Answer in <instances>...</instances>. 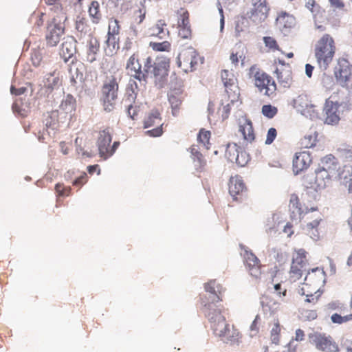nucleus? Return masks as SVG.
Here are the masks:
<instances>
[{
    "label": "nucleus",
    "mask_w": 352,
    "mask_h": 352,
    "mask_svg": "<svg viewBox=\"0 0 352 352\" xmlns=\"http://www.w3.org/2000/svg\"><path fill=\"white\" fill-rule=\"evenodd\" d=\"M337 51L334 37L328 33L323 34L314 45V55L319 68L326 70L333 63Z\"/></svg>",
    "instance_id": "f257e3e1"
},
{
    "label": "nucleus",
    "mask_w": 352,
    "mask_h": 352,
    "mask_svg": "<svg viewBox=\"0 0 352 352\" xmlns=\"http://www.w3.org/2000/svg\"><path fill=\"white\" fill-rule=\"evenodd\" d=\"M248 75L260 93L269 98L276 95L277 85L274 79L256 65L250 67Z\"/></svg>",
    "instance_id": "f03ea898"
},
{
    "label": "nucleus",
    "mask_w": 352,
    "mask_h": 352,
    "mask_svg": "<svg viewBox=\"0 0 352 352\" xmlns=\"http://www.w3.org/2000/svg\"><path fill=\"white\" fill-rule=\"evenodd\" d=\"M119 82L120 80L115 75L107 76L103 81L100 100L107 112H111L115 108L118 96Z\"/></svg>",
    "instance_id": "7ed1b4c3"
},
{
    "label": "nucleus",
    "mask_w": 352,
    "mask_h": 352,
    "mask_svg": "<svg viewBox=\"0 0 352 352\" xmlns=\"http://www.w3.org/2000/svg\"><path fill=\"white\" fill-rule=\"evenodd\" d=\"M204 308L205 314L212 324L214 333L221 338L229 325L222 315V308H214V305L212 304H204Z\"/></svg>",
    "instance_id": "20e7f679"
},
{
    "label": "nucleus",
    "mask_w": 352,
    "mask_h": 352,
    "mask_svg": "<svg viewBox=\"0 0 352 352\" xmlns=\"http://www.w3.org/2000/svg\"><path fill=\"white\" fill-rule=\"evenodd\" d=\"M309 339L310 343L314 344L317 349L321 351L338 352L339 351L338 344L331 336L314 332L309 335Z\"/></svg>",
    "instance_id": "39448f33"
},
{
    "label": "nucleus",
    "mask_w": 352,
    "mask_h": 352,
    "mask_svg": "<svg viewBox=\"0 0 352 352\" xmlns=\"http://www.w3.org/2000/svg\"><path fill=\"white\" fill-rule=\"evenodd\" d=\"M237 133L242 138V145L252 144L256 139V133L252 122L246 116H241L236 120Z\"/></svg>",
    "instance_id": "423d86ee"
},
{
    "label": "nucleus",
    "mask_w": 352,
    "mask_h": 352,
    "mask_svg": "<svg viewBox=\"0 0 352 352\" xmlns=\"http://www.w3.org/2000/svg\"><path fill=\"white\" fill-rule=\"evenodd\" d=\"M199 60L196 50L192 47L183 49L177 57V65L185 72H192Z\"/></svg>",
    "instance_id": "0eeeda50"
},
{
    "label": "nucleus",
    "mask_w": 352,
    "mask_h": 352,
    "mask_svg": "<svg viewBox=\"0 0 352 352\" xmlns=\"http://www.w3.org/2000/svg\"><path fill=\"white\" fill-rule=\"evenodd\" d=\"M336 178L330 176L325 170L316 168L315 175H307L304 178L305 185L307 188H313L315 190L324 189L329 186L332 180Z\"/></svg>",
    "instance_id": "6e6552de"
},
{
    "label": "nucleus",
    "mask_w": 352,
    "mask_h": 352,
    "mask_svg": "<svg viewBox=\"0 0 352 352\" xmlns=\"http://www.w3.org/2000/svg\"><path fill=\"white\" fill-rule=\"evenodd\" d=\"M225 156L229 161L234 162L240 166H245L250 160L249 154L236 143L227 144Z\"/></svg>",
    "instance_id": "1a4fd4ad"
},
{
    "label": "nucleus",
    "mask_w": 352,
    "mask_h": 352,
    "mask_svg": "<svg viewBox=\"0 0 352 352\" xmlns=\"http://www.w3.org/2000/svg\"><path fill=\"white\" fill-rule=\"evenodd\" d=\"M317 207L304 208L300 201V199L296 194H292L289 198V211L290 218L292 221L300 222L305 214L317 210Z\"/></svg>",
    "instance_id": "9d476101"
},
{
    "label": "nucleus",
    "mask_w": 352,
    "mask_h": 352,
    "mask_svg": "<svg viewBox=\"0 0 352 352\" xmlns=\"http://www.w3.org/2000/svg\"><path fill=\"white\" fill-rule=\"evenodd\" d=\"M177 16L178 36L182 39H190L192 37V28L188 11L184 8H181L177 11Z\"/></svg>",
    "instance_id": "9b49d317"
},
{
    "label": "nucleus",
    "mask_w": 352,
    "mask_h": 352,
    "mask_svg": "<svg viewBox=\"0 0 352 352\" xmlns=\"http://www.w3.org/2000/svg\"><path fill=\"white\" fill-rule=\"evenodd\" d=\"M221 78L228 96L230 99L231 103H233L239 95L237 80L234 74L228 69L221 71Z\"/></svg>",
    "instance_id": "f8f14e48"
},
{
    "label": "nucleus",
    "mask_w": 352,
    "mask_h": 352,
    "mask_svg": "<svg viewBox=\"0 0 352 352\" xmlns=\"http://www.w3.org/2000/svg\"><path fill=\"white\" fill-rule=\"evenodd\" d=\"M155 126V128L145 131V135L150 137L156 138L161 136L163 133V123L162 122V118L160 116V112L157 110L153 111L151 113H149L144 121V129L153 127Z\"/></svg>",
    "instance_id": "ddd939ff"
},
{
    "label": "nucleus",
    "mask_w": 352,
    "mask_h": 352,
    "mask_svg": "<svg viewBox=\"0 0 352 352\" xmlns=\"http://www.w3.org/2000/svg\"><path fill=\"white\" fill-rule=\"evenodd\" d=\"M65 32V28L54 19L47 26L45 32L46 43L50 47H55L60 42Z\"/></svg>",
    "instance_id": "4468645a"
},
{
    "label": "nucleus",
    "mask_w": 352,
    "mask_h": 352,
    "mask_svg": "<svg viewBox=\"0 0 352 352\" xmlns=\"http://www.w3.org/2000/svg\"><path fill=\"white\" fill-rule=\"evenodd\" d=\"M243 258L245 268L250 274L256 279L260 278L262 274V265L260 260L252 252L247 250L244 252Z\"/></svg>",
    "instance_id": "2eb2a0df"
},
{
    "label": "nucleus",
    "mask_w": 352,
    "mask_h": 352,
    "mask_svg": "<svg viewBox=\"0 0 352 352\" xmlns=\"http://www.w3.org/2000/svg\"><path fill=\"white\" fill-rule=\"evenodd\" d=\"M340 168L338 160L333 155L329 154L321 159L317 168L325 170L327 174L336 179L340 175Z\"/></svg>",
    "instance_id": "dca6fc26"
},
{
    "label": "nucleus",
    "mask_w": 352,
    "mask_h": 352,
    "mask_svg": "<svg viewBox=\"0 0 352 352\" xmlns=\"http://www.w3.org/2000/svg\"><path fill=\"white\" fill-rule=\"evenodd\" d=\"M111 140L112 137L109 129H104L99 132L97 145L100 156L104 160H107L111 157V152L109 151V149Z\"/></svg>",
    "instance_id": "f3484780"
},
{
    "label": "nucleus",
    "mask_w": 352,
    "mask_h": 352,
    "mask_svg": "<svg viewBox=\"0 0 352 352\" xmlns=\"http://www.w3.org/2000/svg\"><path fill=\"white\" fill-rule=\"evenodd\" d=\"M253 8L251 11L250 18L255 23H261L267 17L269 8L266 0H252Z\"/></svg>",
    "instance_id": "a211bd4d"
},
{
    "label": "nucleus",
    "mask_w": 352,
    "mask_h": 352,
    "mask_svg": "<svg viewBox=\"0 0 352 352\" xmlns=\"http://www.w3.org/2000/svg\"><path fill=\"white\" fill-rule=\"evenodd\" d=\"M312 162V158L309 151L296 153L293 160V170L296 174L307 169Z\"/></svg>",
    "instance_id": "6ab92c4d"
},
{
    "label": "nucleus",
    "mask_w": 352,
    "mask_h": 352,
    "mask_svg": "<svg viewBox=\"0 0 352 352\" xmlns=\"http://www.w3.org/2000/svg\"><path fill=\"white\" fill-rule=\"evenodd\" d=\"M228 190L230 195L234 200H237V196H242L247 191L243 180L239 175L232 176L230 178L228 184Z\"/></svg>",
    "instance_id": "aec40b11"
},
{
    "label": "nucleus",
    "mask_w": 352,
    "mask_h": 352,
    "mask_svg": "<svg viewBox=\"0 0 352 352\" xmlns=\"http://www.w3.org/2000/svg\"><path fill=\"white\" fill-rule=\"evenodd\" d=\"M126 68L129 70L131 76L140 82H145V73L142 72L137 54H133L130 56L126 63Z\"/></svg>",
    "instance_id": "412c9836"
},
{
    "label": "nucleus",
    "mask_w": 352,
    "mask_h": 352,
    "mask_svg": "<svg viewBox=\"0 0 352 352\" xmlns=\"http://www.w3.org/2000/svg\"><path fill=\"white\" fill-rule=\"evenodd\" d=\"M339 104L337 102L327 99L325 102L324 111L325 112L326 118L325 122L328 124H335L338 123L340 117L338 113Z\"/></svg>",
    "instance_id": "4be33fe9"
},
{
    "label": "nucleus",
    "mask_w": 352,
    "mask_h": 352,
    "mask_svg": "<svg viewBox=\"0 0 352 352\" xmlns=\"http://www.w3.org/2000/svg\"><path fill=\"white\" fill-rule=\"evenodd\" d=\"M204 289L206 292H208L214 296L212 302L208 303V305L212 304L214 305V308H217L214 302H217L222 300L221 297V295L223 292L222 286H221L219 284H217L215 280H211L204 284ZM201 304L204 306V304H207V302L204 300L203 298H201Z\"/></svg>",
    "instance_id": "5701e85b"
},
{
    "label": "nucleus",
    "mask_w": 352,
    "mask_h": 352,
    "mask_svg": "<svg viewBox=\"0 0 352 352\" xmlns=\"http://www.w3.org/2000/svg\"><path fill=\"white\" fill-rule=\"evenodd\" d=\"M280 86L289 88L293 83L292 71L291 66L287 68H276L274 72Z\"/></svg>",
    "instance_id": "b1692460"
},
{
    "label": "nucleus",
    "mask_w": 352,
    "mask_h": 352,
    "mask_svg": "<svg viewBox=\"0 0 352 352\" xmlns=\"http://www.w3.org/2000/svg\"><path fill=\"white\" fill-rule=\"evenodd\" d=\"M76 40L72 36H69L65 39L61 45L60 55L67 63L72 58L76 52Z\"/></svg>",
    "instance_id": "393cba45"
},
{
    "label": "nucleus",
    "mask_w": 352,
    "mask_h": 352,
    "mask_svg": "<svg viewBox=\"0 0 352 352\" xmlns=\"http://www.w3.org/2000/svg\"><path fill=\"white\" fill-rule=\"evenodd\" d=\"M323 219L320 215L314 219L312 221L307 223L304 228V230L308 236H309L313 240L318 241L320 237V233L322 232V223Z\"/></svg>",
    "instance_id": "a878e982"
},
{
    "label": "nucleus",
    "mask_w": 352,
    "mask_h": 352,
    "mask_svg": "<svg viewBox=\"0 0 352 352\" xmlns=\"http://www.w3.org/2000/svg\"><path fill=\"white\" fill-rule=\"evenodd\" d=\"M168 65L165 61L153 63V76L156 83L162 87L168 74Z\"/></svg>",
    "instance_id": "bb28decb"
},
{
    "label": "nucleus",
    "mask_w": 352,
    "mask_h": 352,
    "mask_svg": "<svg viewBox=\"0 0 352 352\" xmlns=\"http://www.w3.org/2000/svg\"><path fill=\"white\" fill-rule=\"evenodd\" d=\"M150 36L164 39L169 36L170 32L167 28V24L163 19H160L148 29Z\"/></svg>",
    "instance_id": "cd10ccee"
},
{
    "label": "nucleus",
    "mask_w": 352,
    "mask_h": 352,
    "mask_svg": "<svg viewBox=\"0 0 352 352\" xmlns=\"http://www.w3.org/2000/svg\"><path fill=\"white\" fill-rule=\"evenodd\" d=\"M100 50V42L95 38L91 37L87 42L86 61L90 63L96 60L97 54Z\"/></svg>",
    "instance_id": "c85d7f7f"
},
{
    "label": "nucleus",
    "mask_w": 352,
    "mask_h": 352,
    "mask_svg": "<svg viewBox=\"0 0 352 352\" xmlns=\"http://www.w3.org/2000/svg\"><path fill=\"white\" fill-rule=\"evenodd\" d=\"M337 82L342 87H349L352 82V74L347 67H340L335 72Z\"/></svg>",
    "instance_id": "c756f323"
},
{
    "label": "nucleus",
    "mask_w": 352,
    "mask_h": 352,
    "mask_svg": "<svg viewBox=\"0 0 352 352\" xmlns=\"http://www.w3.org/2000/svg\"><path fill=\"white\" fill-rule=\"evenodd\" d=\"M241 334L234 325H228L221 339L226 343L234 344L239 341Z\"/></svg>",
    "instance_id": "7c9ffc66"
},
{
    "label": "nucleus",
    "mask_w": 352,
    "mask_h": 352,
    "mask_svg": "<svg viewBox=\"0 0 352 352\" xmlns=\"http://www.w3.org/2000/svg\"><path fill=\"white\" fill-rule=\"evenodd\" d=\"M190 153L196 168L199 171H203L206 166V161L203 155L195 146L190 148Z\"/></svg>",
    "instance_id": "2f4dec72"
},
{
    "label": "nucleus",
    "mask_w": 352,
    "mask_h": 352,
    "mask_svg": "<svg viewBox=\"0 0 352 352\" xmlns=\"http://www.w3.org/2000/svg\"><path fill=\"white\" fill-rule=\"evenodd\" d=\"M318 133L316 131H310L306 133L300 140L301 148H309L314 146L317 142Z\"/></svg>",
    "instance_id": "473e14b6"
},
{
    "label": "nucleus",
    "mask_w": 352,
    "mask_h": 352,
    "mask_svg": "<svg viewBox=\"0 0 352 352\" xmlns=\"http://www.w3.org/2000/svg\"><path fill=\"white\" fill-rule=\"evenodd\" d=\"M89 15L91 19V21L98 24L102 19V13L100 10V3L97 1H93L90 3L88 10Z\"/></svg>",
    "instance_id": "72a5a7b5"
},
{
    "label": "nucleus",
    "mask_w": 352,
    "mask_h": 352,
    "mask_svg": "<svg viewBox=\"0 0 352 352\" xmlns=\"http://www.w3.org/2000/svg\"><path fill=\"white\" fill-rule=\"evenodd\" d=\"M60 109L65 113H72L76 111V99L68 94L60 104Z\"/></svg>",
    "instance_id": "f704fd0d"
},
{
    "label": "nucleus",
    "mask_w": 352,
    "mask_h": 352,
    "mask_svg": "<svg viewBox=\"0 0 352 352\" xmlns=\"http://www.w3.org/2000/svg\"><path fill=\"white\" fill-rule=\"evenodd\" d=\"M276 21L278 25L282 30L290 29L294 25L295 23L294 18L291 15L287 14L286 13L280 14L278 16Z\"/></svg>",
    "instance_id": "c9c22d12"
},
{
    "label": "nucleus",
    "mask_w": 352,
    "mask_h": 352,
    "mask_svg": "<svg viewBox=\"0 0 352 352\" xmlns=\"http://www.w3.org/2000/svg\"><path fill=\"white\" fill-rule=\"evenodd\" d=\"M105 52L107 54H113L119 49V38L116 36L107 34L105 42Z\"/></svg>",
    "instance_id": "e433bc0d"
},
{
    "label": "nucleus",
    "mask_w": 352,
    "mask_h": 352,
    "mask_svg": "<svg viewBox=\"0 0 352 352\" xmlns=\"http://www.w3.org/2000/svg\"><path fill=\"white\" fill-rule=\"evenodd\" d=\"M168 100L173 109V114L175 116L182 103V94L178 92H171L168 95Z\"/></svg>",
    "instance_id": "4c0bfd02"
},
{
    "label": "nucleus",
    "mask_w": 352,
    "mask_h": 352,
    "mask_svg": "<svg viewBox=\"0 0 352 352\" xmlns=\"http://www.w3.org/2000/svg\"><path fill=\"white\" fill-rule=\"evenodd\" d=\"M281 326L279 320L276 319L270 330V340L276 345L279 344L280 340Z\"/></svg>",
    "instance_id": "58836bf2"
},
{
    "label": "nucleus",
    "mask_w": 352,
    "mask_h": 352,
    "mask_svg": "<svg viewBox=\"0 0 352 352\" xmlns=\"http://www.w3.org/2000/svg\"><path fill=\"white\" fill-rule=\"evenodd\" d=\"M331 320L333 324H342L352 321V312L342 316L340 314L335 313L331 315Z\"/></svg>",
    "instance_id": "ea45409f"
},
{
    "label": "nucleus",
    "mask_w": 352,
    "mask_h": 352,
    "mask_svg": "<svg viewBox=\"0 0 352 352\" xmlns=\"http://www.w3.org/2000/svg\"><path fill=\"white\" fill-rule=\"evenodd\" d=\"M146 12V8L143 5L135 10L131 16L133 23L140 24L145 19Z\"/></svg>",
    "instance_id": "a19ab883"
},
{
    "label": "nucleus",
    "mask_w": 352,
    "mask_h": 352,
    "mask_svg": "<svg viewBox=\"0 0 352 352\" xmlns=\"http://www.w3.org/2000/svg\"><path fill=\"white\" fill-rule=\"evenodd\" d=\"M211 133L210 131H207L205 129H201L198 134L197 140L199 143L202 144L203 146L206 148H210V139Z\"/></svg>",
    "instance_id": "79ce46f5"
},
{
    "label": "nucleus",
    "mask_w": 352,
    "mask_h": 352,
    "mask_svg": "<svg viewBox=\"0 0 352 352\" xmlns=\"http://www.w3.org/2000/svg\"><path fill=\"white\" fill-rule=\"evenodd\" d=\"M149 46L155 52H169L171 49V44L169 41L150 42Z\"/></svg>",
    "instance_id": "37998d69"
},
{
    "label": "nucleus",
    "mask_w": 352,
    "mask_h": 352,
    "mask_svg": "<svg viewBox=\"0 0 352 352\" xmlns=\"http://www.w3.org/2000/svg\"><path fill=\"white\" fill-rule=\"evenodd\" d=\"M304 267L300 265H291V268L289 271V277L292 281H296L299 280L302 276V272L304 271Z\"/></svg>",
    "instance_id": "c03bdc74"
},
{
    "label": "nucleus",
    "mask_w": 352,
    "mask_h": 352,
    "mask_svg": "<svg viewBox=\"0 0 352 352\" xmlns=\"http://www.w3.org/2000/svg\"><path fill=\"white\" fill-rule=\"evenodd\" d=\"M306 254L307 252L305 250H298L296 251V254L293 257L292 264L300 265L305 267L306 263Z\"/></svg>",
    "instance_id": "a18cd8bd"
},
{
    "label": "nucleus",
    "mask_w": 352,
    "mask_h": 352,
    "mask_svg": "<svg viewBox=\"0 0 352 352\" xmlns=\"http://www.w3.org/2000/svg\"><path fill=\"white\" fill-rule=\"evenodd\" d=\"M47 87L52 89L57 88L62 85V77L60 76L59 74L56 75V72H54L50 74V76L47 78Z\"/></svg>",
    "instance_id": "49530a36"
},
{
    "label": "nucleus",
    "mask_w": 352,
    "mask_h": 352,
    "mask_svg": "<svg viewBox=\"0 0 352 352\" xmlns=\"http://www.w3.org/2000/svg\"><path fill=\"white\" fill-rule=\"evenodd\" d=\"M327 308L330 311H337L340 314H344L346 309V306L345 304L339 300H334L329 302L327 305Z\"/></svg>",
    "instance_id": "de8ad7c7"
},
{
    "label": "nucleus",
    "mask_w": 352,
    "mask_h": 352,
    "mask_svg": "<svg viewBox=\"0 0 352 352\" xmlns=\"http://www.w3.org/2000/svg\"><path fill=\"white\" fill-rule=\"evenodd\" d=\"M120 26L119 21L116 19L111 18L109 21V28L107 34L118 36L120 34Z\"/></svg>",
    "instance_id": "09e8293b"
},
{
    "label": "nucleus",
    "mask_w": 352,
    "mask_h": 352,
    "mask_svg": "<svg viewBox=\"0 0 352 352\" xmlns=\"http://www.w3.org/2000/svg\"><path fill=\"white\" fill-rule=\"evenodd\" d=\"M261 112L267 118H273L278 113L277 107L271 104H265L262 107Z\"/></svg>",
    "instance_id": "8fccbe9b"
},
{
    "label": "nucleus",
    "mask_w": 352,
    "mask_h": 352,
    "mask_svg": "<svg viewBox=\"0 0 352 352\" xmlns=\"http://www.w3.org/2000/svg\"><path fill=\"white\" fill-rule=\"evenodd\" d=\"M263 42L266 47L269 50L275 52L279 51L280 48L276 39L271 36H264Z\"/></svg>",
    "instance_id": "3c124183"
},
{
    "label": "nucleus",
    "mask_w": 352,
    "mask_h": 352,
    "mask_svg": "<svg viewBox=\"0 0 352 352\" xmlns=\"http://www.w3.org/2000/svg\"><path fill=\"white\" fill-rule=\"evenodd\" d=\"M69 73L71 74L70 82L73 86H76L78 80L81 81L83 78L82 72H80L78 68H76L75 73H73V67H71L69 69Z\"/></svg>",
    "instance_id": "603ef678"
},
{
    "label": "nucleus",
    "mask_w": 352,
    "mask_h": 352,
    "mask_svg": "<svg viewBox=\"0 0 352 352\" xmlns=\"http://www.w3.org/2000/svg\"><path fill=\"white\" fill-rule=\"evenodd\" d=\"M55 190L58 197L69 196L72 188L69 186H65L63 184L58 183L55 186Z\"/></svg>",
    "instance_id": "864d4df0"
},
{
    "label": "nucleus",
    "mask_w": 352,
    "mask_h": 352,
    "mask_svg": "<svg viewBox=\"0 0 352 352\" xmlns=\"http://www.w3.org/2000/svg\"><path fill=\"white\" fill-rule=\"evenodd\" d=\"M43 60L42 53L39 50L34 49L31 53V60L34 66H38Z\"/></svg>",
    "instance_id": "5fc2aeb1"
},
{
    "label": "nucleus",
    "mask_w": 352,
    "mask_h": 352,
    "mask_svg": "<svg viewBox=\"0 0 352 352\" xmlns=\"http://www.w3.org/2000/svg\"><path fill=\"white\" fill-rule=\"evenodd\" d=\"M76 29L81 33H86L89 30L87 20L85 18L78 19L76 22Z\"/></svg>",
    "instance_id": "6e6d98bb"
},
{
    "label": "nucleus",
    "mask_w": 352,
    "mask_h": 352,
    "mask_svg": "<svg viewBox=\"0 0 352 352\" xmlns=\"http://www.w3.org/2000/svg\"><path fill=\"white\" fill-rule=\"evenodd\" d=\"M45 3L48 6H52L53 10L55 12L57 13H63V8L62 4L60 3L59 0H44Z\"/></svg>",
    "instance_id": "4d7b16f0"
},
{
    "label": "nucleus",
    "mask_w": 352,
    "mask_h": 352,
    "mask_svg": "<svg viewBox=\"0 0 352 352\" xmlns=\"http://www.w3.org/2000/svg\"><path fill=\"white\" fill-rule=\"evenodd\" d=\"M276 136H277L276 129L274 127L270 128L267 133L265 143L266 144H271L274 141Z\"/></svg>",
    "instance_id": "13d9d810"
},
{
    "label": "nucleus",
    "mask_w": 352,
    "mask_h": 352,
    "mask_svg": "<svg viewBox=\"0 0 352 352\" xmlns=\"http://www.w3.org/2000/svg\"><path fill=\"white\" fill-rule=\"evenodd\" d=\"M139 107L137 105H133L131 104L128 105L127 113L128 116L132 119L135 120L139 113Z\"/></svg>",
    "instance_id": "bf43d9fd"
},
{
    "label": "nucleus",
    "mask_w": 352,
    "mask_h": 352,
    "mask_svg": "<svg viewBox=\"0 0 352 352\" xmlns=\"http://www.w3.org/2000/svg\"><path fill=\"white\" fill-rule=\"evenodd\" d=\"M151 67H153V59L151 56H148L144 60V69L142 70V72L145 73V82L146 81L147 75Z\"/></svg>",
    "instance_id": "052dcab7"
},
{
    "label": "nucleus",
    "mask_w": 352,
    "mask_h": 352,
    "mask_svg": "<svg viewBox=\"0 0 352 352\" xmlns=\"http://www.w3.org/2000/svg\"><path fill=\"white\" fill-rule=\"evenodd\" d=\"M331 7L338 10H345V3L342 0H329Z\"/></svg>",
    "instance_id": "680f3d73"
},
{
    "label": "nucleus",
    "mask_w": 352,
    "mask_h": 352,
    "mask_svg": "<svg viewBox=\"0 0 352 352\" xmlns=\"http://www.w3.org/2000/svg\"><path fill=\"white\" fill-rule=\"evenodd\" d=\"M302 315L307 320H315L318 316L317 312L315 310H304Z\"/></svg>",
    "instance_id": "e2e57ef3"
},
{
    "label": "nucleus",
    "mask_w": 352,
    "mask_h": 352,
    "mask_svg": "<svg viewBox=\"0 0 352 352\" xmlns=\"http://www.w3.org/2000/svg\"><path fill=\"white\" fill-rule=\"evenodd\" d=\"M87 182V177L85 173H83L82 175L76 178L72 183L73 186L81 187L82 185L86 184Z\"/></svg>",
    "instance_id": "0e129e2a"
},
{
    "label": "nucleus",
    "mask_w": 352,
    "mask_h": 352,
    "mask_svg": "<svg viewBox=\"0 0 352 352\" xmlns=\"http://www.w3.org/2000/svg\"><path fill=\"white\" fill-rule=\"evenodd\" d=\"M219 113L221 115V117L223 120L227 119L230 113V104L228 103L220 107L219 109Z\"/></svg>",
    "instance_id": "69168bd1"
},
{
    "label": "nucleus",
    "mask_w": 352,
    "mask_h": 352,
    "mask_svg": "<svg viewBox=\"0 0 352 352\" xmlns=\"http://www.w3.org/2000/svg\"><path fill=\"white\" fill-rule=\"evenodd\" d=\"M260 320V316L257 315L250 325V331L253 333L252 336H255L258 333V323Z\"/></svg>",
    "instance_id": "338daca9"
},
{
    "label": "nucleus",
    "mask_w": 352,
    "mask_h": 352,
    "mask_svg": "<svg viewBox=\"0 0 352 352\" xmlns=\"http://www.w3.org/2000/svg\"><path fill=\"white\" fill-rule=\"evenodd\" d=\"M274 289L278 295L283 296L286 295L287 289L285 288H283L280 283L274 284Z\"/></svg>",
    "instance_id": "774afa93"
}]
</instances>
